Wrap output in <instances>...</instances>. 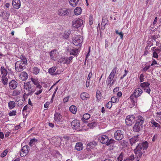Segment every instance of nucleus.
I'll return each mask as SVG.
<instances>
[{
  "label": "nucleus",
  "instance_id": "nucleus-18",
  "mask_svg": "<svg viewBox=\"0 0 161 161\" xmlns=\"http://www.w3.org/2000/svg\"><path fill=\"white\" fill-rule=\"evenodd\" d=\"M139 135H137L134 136L130 139V144L131 146L134 145L136 143L138 142L139 140Z\"/></svg>",
  "mask_w": 161,
  "mask_h": 161
},
{
  "label": "nucleus",
  "instance_id": "nucleus-20",
  "mask_svg": "<svg viewBox=\"0 0 161 161\" xmlns=\"http://www.w3.org/2000/svg\"><path fill=\"white\" fill-rule=\"evenodd\" d=\"M80 97L82 100H85L89 99L90 97V96L86 92H84L80 94Z\"/></svg>",
  "mask_w": 161,
  "mask_h": 161
},
{
  "label": "nucleus",
  "instance_id": "nucleus-40",
  "mask_svg": "<svg viewBox=\"0 0 161 161\" xmlns=\"http://www.w3.org/2000/svg\"><path fill=\"white\" fill-rule=\"evenodd\" d=\"M37 140L35 138H33L31 140L29 143V145L31 147H32L36 144L37 142Z\"/></svg>",
  "mask_w": 161,
  "mask_h": 161
},
{
  "label": "nucleus",
  "instance_id": "nucleus-16",
  "mask_svg": "<svg viewBox=\"0 0 161 161\" xmlns=\"http://www.w3.org/2000/svg\"><path fill=\"white\" fill-rule=\"evenodd\" d=\"M142 125L140 124L136 123L133 127V130L135 132H138L142 129Z\"/></svg>",
  "mask_w": 161,
  "mask_h": 161
},
{
  "label": "nucleus",
  "instance_id": "nucleus-63",
  "mask_svg": "<svg viewBox=\"0 0 161 161\" xmlns=\"http://www.w3.org/2000/svg\"><path fill=\"white\" fill-rule=\"evenodd\" d=\"M42 89H40L39 91H37L35 93V94L36 95H38L42 93Z\"/></svg>",
  "mask_w": 161,
  "mask_h": 161
},
{
  "label": "nucleus",
  "instance_id": "nucleus-64",
  "mask_svg": "<svg viewBox=\"0 0 161 161\" xmlns=\"http://www.w3.org/2000/svg\"><path fill=\"white\" fill-rule=\"evenodd\" d=\"M50 104V102H46L44 105V107L45 108H47Z\"/></svg>",
  "mask_w": 161,
  "mask_h": 161
},
{
  "label": "nucleus",
  "instance_id": "nucleus-58",
  "mask_svg": "<svg viewBox=\"0 0 161 161\" xmlns=\"http://www.w3.org/2000/svg\"><path fill=\"white\" fill-rule=\"evenodd\" d=\"M128 71L126 69L125 70V73L124 75L120 77V79H123L127 75Z\"/></svg>",
  "mask_w": 161,
  "mask_h": 161
},
{
  "label": "nucleus",
  "instance_id": "nucleus-37",
  "mask_svg": "<svg viewBox=\"0 0 161 161\" xmlns=\"http://www.w3.org/2000/svg\"><path fill=\"white\" fill-rule=\"evenodd\" d=\"M79 0H69V2L70 4L73 7H75L77 5Z\"/></svg>",
  "mask_w": 161,
  "mask_h": 161
},
{
  "label": "nucleus",
  "instance_id": "nucleus-49",
  "mask_svg": "<svg viewBox=\"0 0 161 161\" xmlns=\"http://www.w3.org/2000/svg\"><path fill=\"white\" fill-rule=\"evenodd\" d=\"M134 159V155H131V156H129L128 158H127L126 160H125V161H132L133 160V159ZM125 159H124V161H125Z\"/></svg>",
  "mask_w": 161,
  "mask_h": 161
},
{
  "label": "nucleus",
  "instance_id": "nucleus-2",
  "mask_svg": "<svg viewBox=\"0 0 161 161\" xmlns=\"http://www.w3.org/2000/svg\"><path fill=\"white\" fill-rule=\"evenodd\" d=\"M117 70V67H114L109 74L106 80V84L107 85L112 86L114 84L115 80H113Z\"/></svg>",
  "mask_w": 161,
  "mask_h": 161
},
{
  "label": "nucleus",
  "instance_id": "nucleus-10",
  "mask_svg": "<svg viewBox=\"0 0 161 161\" xmlns=\"http://www.w3.org/2000/svg\"><path fill=\"white\" fill-rule=\"evenodd\" d=\"M73 58L72 56H70L69 58L63 57L59 60L58 62L63 64H69L72 62Z\"/></svg>",
  "mask_w": 161,
  "mask_h": 161
},
{
  "label": "nucleus",
  "instance_id": "nucleus-47",
  "mask_svg": "<svg viewBox=\"0 0 161 161\" xmlns=\"http://www.w3.org/2000/svg\"><path fill=\"white\" fill-rule=\"evenodd\" d=\"M21 59H22V60L19 61H20L22 62V63L26 64L27 63V60L26 58L25 57L22 56L21 57Z\"/></svg>",
  "mask_w": 161,
  "mask_h": 161
},
{
  "label": "nucleus",
  "instance_id": "nucleus-17",
  "mask_svg": "<svg viewBox=\"0 0 161 161\" xmlns=\"http://www.w3.org/2000/svg\"><path fill=\"white\" fill-rule=\"evenodd\" d=\"M20 0H13L12 5L14 8L16 9L19 8L20 7Z\"/></svg>",
  "mask_w": 161,
  "mask_h": 161
},
{
  "label": "nucleus",
  "instance_id": "nucleus-43",
  "mask_svg": "<svg viewBox=\"0 0 161 161\" xmlns=\"http://www.w3.org/2000/svg\"><path fill=\"white\" fill-rule=\"evenodd\" d=\"M97 125V123L95 122H92L89 123L88 124V126L90 128H92L96 126Z\"/></svg>",
  "mask_w": 161,
  "mask_h": 161
},
{
  "label": "nucleus",
  "instance_id": "nucleus-9",
  "mask_svg": "<svg viewBox=\"0 0 161 161\" xmlns=\"http://www.w3.org/2000/svg\"><path fill=\"white\" fill-rule=\"evenodd\" d=\"M25 64L22 63L20 61L16 62L15 64V69L17 71L21 72L25 68Z\"/></svg>",
  "mask_w": 161,
  "mask_h": 161
},
{
  "label": "nucleus",
  "instance_id": "nucleus-45",
  "mask_svg": "<svg viewBox=\"0 0 161 161\" xmlns=\"http://www.w3.org/2000/svg\"><path fill=\"white\" fill-rule=\"evenodd\" d=\"M40 71V69L36 67L33 68V73L35 75L37 74Z\"/></svg>",
  "mask_w": 161,
  "mask_h": 161
},
{
  "label": "nucleus",
  "instance_id": "nucleus-62",
  "mask_svg": "<svg viewBox=\"0 0 161 161\" xmlns=\"http://www.w3.org/2000/svg\"><path fill=\"white\" fill-rule=\"evenodd\" d=\"M69 96H68V97H65L63 100V102L65 103H66V102H67L69 100Z\"/></svg>",
  "mask_w": 161,
  "mask_h": 161
},
{
  "label": "nucleus",
  "instance_id": "nucleus-28",
  "mask_svg": "<svg viewBox=\"0 0 161 161\" xmlns=\"http://www.w3.org/2000/svg\"><path fill=\"white\" fill-rule=\"evenodd\" d=\"M75 149L77 151H80L83 148V144L81 142H77L75 146Z\"/></svg>",
  "mask_w": 161,
  "mask_h": 161
},
{
  "label": "nucleus",
  "instance_id": "nucleus-50",
  "mask_svg": "<svg viewBox=\"0 0 161 161\" xmlns=\"http://www.w3.org/2000/svg\"><path fill=\"white\" fill-rule=\"evenodd\" d=\"M115 33L116 34L119 35L120 36V39H123V34L122 32H119L118 30H116Z\"/></svg>",
  "mask_w": 161,
  "mask_h": 161
},
{
  "label": "nucleus",
  "instance_id": "nucleus-39",
  "mask_svg": "<svg viewBox=\"0 0 161 161\" xmlns=\"http://www.w3.org/2000/svg\"><path fill=\"white\" fill-rule=\"evenodd\" d=\"M90 117V115L89 114L86 113L84 114L83 117V118H82L81 119L83 122L85 121V120H87Z\"/></svg>",
  "mask_w": 161,
  "mask_h": 161
},
{
  "label": "nucleus",
  "instance_id": "nucleus-27",
  "mask_svg": "<svg viewBox=\"0 0 161 161\" xmlns=\"http://www.w3.org/2000/svg\"><path fill=\"white\" fill-rule=\"evenodd\" d=\"M31 80L32 82L37 87L39 88H41L42 87V86L39 84L37 78H31Z\"/></svg>",
  "mask_w": 161,
  "mask_h": 161
},
{
  "label": "nucleus",
  "instance_id": "nucleus-14",
  "mask_svg": "<svg viewBox=\"0 0 161 161\" xmlns=\"http://www.w3.org/2000/svg\"><path fill=\"white\" fill-rule=\"evenodd\" d=\"M72 128L74 129L79 130L80 127V124L79 121L77 120H73L71 123Z\"/></svg>",
  "mask_w": 161,
  "mask_h": 161
},
{
  "label": "nucleus",
  "instance_id": "nucleus-51",
  "mask_svg": "<svg viewBox=\"0 0 161 161\" xmlns=\"http://www.w3.org/2000/svg\"><path fill=\"white\" fill-rule=\"evenodd\" d=\"M16 110H12L11 111L8 113V115L9 116H14L16 115Z\"/></svg>",
  "mask_w": 161,
  "mask_h": 161
},
{
  "label": "nucleus",
  "instance_id": "nucleus-59",
  "mask_svg": "<svg viewBox=\"0 0 161 161\" xmlns=\"http://www.w3.org/2000/svg\"><path fill=\"white\" fill-rule=\"evenodd\" d=\"M123 156L122 153L120 154L118 158V161H122L123 159Z\"/></svg>",
  "mask_w": 161,
  "mask_h": 161
},
{
  "label": "nucleus",
  "instance_id": "nucleus-38",
  "mask_svg": "<svg viewBox=\"0 0 161 161\" xmlns=\"http://www.w3.org/2000/svg\"><path fill=\"white\" fill-rule=\"evenodd\" d=\"M71 31L70 30L66 31L64 33L63 37L65 39H67L68 38L69 36L71 33Z\"/></svg>",
  "mask_w": 161,
  "mask_h": 161
},
{
  "label": "nucleus",
  "instance_id": "nucleus-1",
  "mask_svg": "<svg viewBox=\"0 0 161 161\" xmlns=\"http://www.w3.org/2000/svg\"><path fill=\"white\" fill-rule=\"evenodd\" d=\"M148 145V142L146 141L139 144L136 147V149L134 150V152L136 154V160L137 161H139L143 153H144V150L147 149Z\"/></svg>",
  "mask_w": 161,
  "mask_h": 161
},
{
  "label": "nucleus",
  "instance_id": "nucleus-25",
  "mask_svg": "<svg viewBox=\"0 0 161 161\" xmlns=\"http://www.w3.org/2000/svg\"><path fill=\"white\" fill-rule=\"evenodd\" d=\"M57 53L56 51L55 50L52 51L50 53V55L52 59L53 60L56 59L57 56Z\"/></svg>",
  "mask_w": 161,
  "mask_h": 161
},
{
  "label": "nucleus",
  "instance_id": "nucleus-53",
  "mask_svg": "<svg viewBox=\"0 0 161 161\" xmlns=\"http://www.w3.org/2000/svg\"><path fill=\"white\" fill-rule=\"evenodd\" d=\"M139 79L141 82H142L144 81V75L143 74H141L139 76Z\"/></svg>",
  "mask_w": 161,
  "mask_h": 161
},
{
  "label": "nucleus",
  "instance_id": "nucleus-42",
  "mask_svg": "<svg viewBox=\"0 0 161 161\" xmlns=\"http://www.w3.org/2000/svg\"><path fill=\"white\" fill-rule=\"evenodd\" d=\"M156 118L158 121L161 123V112L157 113Z\"/></svg>",
  "mask_w": 161,
  "mask_h": 161
},
{
  "label": "nucleus",
  "instance_id": "nucleus-35",
  "mask_svg": "<svg viewBox=\"0 0 161 161\" xmlns=\"http://www.w3.org/2000/svg\"><path fill=\"white\" fill-rule=\"evenodd\" d=\"M78 53V50L76 49H71L70 51V54L74 56L77 55Z\"/></svg>",
  "mask_w": 161,
  "mask_h": 161
},
{
  "label": "nucleus",
  "instance_id": "nucleus-44",
  "mask_svg": "<svg viewBox=\"0 0 161 161\" xmlns=\"http://www.w3.org/2000/svg\"><path fill=\"white\" fill-rule=\"evenodd\" d=\"M20 94V92L19 91L15 90H14L12 94V95L14 96H16L19 95Z\"/></svg>",
  "mask_w": 161,
  "mask_h": 161
},
{
  "label": "nucleus",
  "instance_id": "nucleus-7",
  "mask_svg": "<svg viewBox=\"0 0 161 161\" xmlns=\"http://www.w3.org/2000/svg\"><path fill=\"white\" fill-rule=\"evenodd\" d=\"M83 24V20L79 18L74 20L72 22L73 26L76 29L81 27Z\"/></svg>",
  "mask_w": 161,
  "mask_h": 161
},
{
  "label": "nucleus",
  "instance_id": "nucleus-30",
  "mask_svg": "<svg viewBox=\"0 0 161 161\" xmlns=\"http://www.w3.org/2000/svg\"><path fill=\"white\" fill-rule=\"evenodd\" d=\"M82 12V9L80 7H77L74 10V13L76 15L80 14Z\"/></svg>",
  "mask_w": 161,
  "mask_h": 161
},
{
  "label": "nucleus",
  "instance_id": "nucleus-36",
  "mask_svg": "<svg viewBox=\"0 0 161 161\" xmlns=\"http://www.w3.org/2000/svg\"><path fill=\"white\" fill-rule=\"evenodd\" d=\"M150 86V84L148 82H144L140 84L141 87L143 90L148 87Z\"/></svg>",
  "mask_w": 161,
  "mask_h": 161
},
{
  "label": "nucleus",
  "instance_id": "nucleus-13",
  "mask_svg": "<svg viewBox=\"0 0 161 161\" xmlns=\"http://www.w3.org/2000/svg\"><path fill=\"white\" fill-rule=\"evenodd\" d=\"M30 150L29 147L28 146H25L22 148L20 152L21 156H25L28 153Z\"/></svg>",
  "mask_w": 161,
  "mask_h": 161
},
{
  "label": "nucleus",
  "instance_id": "nucleus-21",
  "mask_svg": "<svg viewBox=\"0 0 161 161\" xmlns=\"http://www.w3.org/2000/svg\"><path fill=\"white\" fill-rule=\"evenodd\" d=\"M10 88L11 89H14L17 86V82L14 80H12L9 84Z\"/></svg>",
  "mask_w": 161,
  "mask_h": 161
},
{
  "label": "nucleus",
  "instance_id": "nucleus-12",
  "mask_svg": "<svg viewBox=\"0 0 161 161\" xmlns=\"http://www.w3.org/2000/svg\"><path fill=\"white\" fill-rule=\"evenodd\" d=\"M135 120V116L133 115H131L127 116L125 119V123L128 125H132Z\"/></svg>",
  "mask_w": 161,
  "mask_h": 161
},
{
  "label": "nucleus",
  "instance_id": "nucleus-31",
  "mask_svg": "<svg viewBox=\"0 0 161 161\" xmlns=\"http://www.w3.org/2000/svg\"><path fill=\"white\" fill-rule=\"evenodd\" d=\"M56 67H53L48 69V73L52 75H55Z\"/></svg>",
  "mask_w": 161,
  "mask_h": 161
},
{
  "label": "nucleus",
  "instance_id": "nucleus-41",
  "mask_svg": "<svg viewBox=\"0 0 161 161\" xmlns=\"http://www.w3.org/2000/svg\"><path fill=\"white\" fill-rule=\"evenodd\" d=\"M151 124L153 126H154L160 128V125L158 123L156 122L154 120H153L151 121Z\"/></svg>",
  "mask_w": 161,
  "mask_h": 161
},
{
  "label": "nucleus",
  "instance_id": "nucleus-6",
  "mask_svg": "<svg viewBox=\"0 0 161 161\" xmlns=\"http://www.w3.org/2000/svg\"><path fill=\"white\" fill-rule=\"evenodd\" d=\"M71 10L65 8H60L58 10L57 14L60 16L68 15L71 13Z\"/></svg>",
  "mask_w": 161,
  "mask_h": 161
},
{
  "label": "nucleus",
  "instance_id": "nucleus-33",
  "mask_svg": "<svg viewBox=\"0 0 161 161\" xmlns=\"http://www.w3.org/2000/svg\"><path fill=\"white\" fill-rule=\"evenodd\" d=\"M69 110L73 114H75L77 112V108L75 106L72 105L70 106L69 108Z\"/></svg>",
  "mask_w": 161,
  "mask_h": 161
},
{
  "label": "nucleus",
  "instance_id": "nucleus-24",
  "mask_svg": "<svg viewBox=\"0 0 161 161\" xmlns=\"http://www.w3.org/2000/svg\"><path fill=\"white\" fill-rule=\"evenodd\" d=\"M20 78L23 81L25 80L28 78V74L25 72H22L19 76Z\"/></svg>",
  "mask_w": 161,
  "mask_h": 161
},
{
  "label": "nucleus",
  "instance_id": "nucleus-55",
  "mask_svg": "<svg viewBox=\"0 0 161 161\" xmlns=\"http://www.w3.org/2000/svg\"><path fill=\"white\" fill-rule=\"evenodd\" d=\"M96 97L98 100L101 98V93L99 91H97L96 92Z\"/></svg>",
  "mask_w": 161,
  "mask_h": 161
},
{
  "label": "nucleus",
  "instance_id": "nucleus-56",
  "mask_svg": "<svg viewBox=\"0 0 161 161\" xmlns=\"http://www.w3.org/2000/svg\"><path fill=\"white\" fill-rule=\"evenodd\" d=\"M144 90L145 92L149 94H150V93L151 89L149 86L144 89Z\"/></svg>",
  "mask_w": 161,
  "mask_h": 161
},
{
  "label": "nucleus",
  "instance_id": "nucleus-5",
  "mask_svg": "<svg viewBox=\"0 0 161 161\" xmlns=\"http://www.w3.org/2000/svg\"><path fill=\"white\" fill-rule=\"evenodd\" d=\"M83 38L80 35L75 36L73 38L72 42L73 44L76 46L81 47L82 43L83 42Z\"/></svg>",
  "mask_w": 161,
  "mask_h": 161
},
{
  "label": "nucleus",
  "instance_id": "nucleus-34",
  "mask_svg": "<svg viewBox=\"0 0 161 161\" xmlns=\"http://www.w3.org/2000/svg\"><path fill=\"white\" fill-rule=\"evenodd\" d=\"M151 66V65H146L145 67L143 68L142 70L143 71L145 72L146 71L150 72L152 71L151 69L150 68Z\"/></svg>",
  "mask_w": 161,
  "mask_h": 161
},
{
  "label": "nucleus",
  "instance_id": "nucleus-26",
  "mask_svg": "<svg viewBox=\"0 0 161 161\" xmlns=\"http://www.w3.org/2000/svg\"><path fill=\"white\" fill-rule=\"evenodd\" d=\"M8 76L7 75L1 76V81L4 85L8 84Z\"/></svg>",
  "mask_w": 161,
  "mask_h": 161
},
{
  "label": "nucleus",
  "instance_id": "nucleus-19",
  "mask_svg": "<svg viewBox=\"0 0 161 161\" xmlns=\"http://www.w3.org/2000/svg\"><path fill=\"white\" fill-rule=\"evenodd\" d=\"M142 92L143 91L142 89L137 88L135 90L133 94L136 97H138L141 95Z\"/></svg>",
  "mask_w": 161,
  "mask_h": 161
},
{
  "label": "nucleus",
  "instance_id": "nucleus-57",
  "mask_svg": "<svg viewBox=\"0 0 161 161\" xmlns=\"http://www.w3.org/2000/svg\"><path fill=\"white\" fill-rule=\"evenodd\" d=\"M112 105V102L111 101H109L107 104L106 107L108 108H111Z\"/></svg>",
  "mask_w": 161,
  "mask_h": 161
},
{
  "label": "nucleus",
  "instance_id": "nucleus-32",
  "mask_svg": "<svg viewBox=\"0 0 161 161\" xmlns=\"http://www.w3.org/2000/svg\"><path fill=\"white\" fill-rule=\"evenodd\" d=\"M8 106L10 109H12L15 107V103L13 101H10L8 103Z\"/></svg>",
  "mask_w": 161,
  "mask_h": 161
},
{
  "label": "nucleus",
  "instance_id": "nucleus-23",
  "mask_svg": "<svg viewBox=\"0 0 161 161\" xmlns=\"http://www.w3.org/2000/svg\"><path fill=\"white\" fill-rule=\"evenodd\" d=\"M0 71L1 76L7 75L8 72L4 66H2L0 68Z\"/></svg>",
  "mask_w": 161,
  "mask_h": 161
},
{
  "label": "nucleus",
  "instance_id": "nucleus-52",
  "mask_svg": "<svg viewBox=\"0 0 161 161\" xmlns=\"http://www.w3.org/2000/svg\"><path fill=\"white\" fill-rule=\"evenodd\" d=\"M8 150L7 149L5 150L1 154V156L3 158L7 154Z\"/></svg>",
  "mask_w": 161,
  "mask_h": 161
},
{
  "label": "nucleus",
  "instance_id": "nucleus-8",
  "mask_svg": "<svg viewBox=\"0 0 161 161\" xmlns=\"http://www.w3.org/2000/svg\"><path fill=\"white\" fill-rule=\"evenodd\" d=\"M114 137L117 140H121L124 138V132L122 130H118L114 132Z\"/></svg>",
  "mask_w": 161,
  "mask_h": 161
},
{
  "label": "nucleus",
  "instance_id": "nucleus-46",
  "mask_svg": "<svg viewBox=\"0 0 161 161\" xmlns=\"http://www.w3.org/2000/svg\"><path fill=\"white\" fill-rule=\"evenodd\" d=\"M93 22V17L91 15H90L89 18V25H92Z\"/></svg>",
  "mask_w": 161,
  "mask_h": 161
},
{
  "label": "nucleus",
  "instance_id": "nucleus-11",
  "mask_svg": "<svg viewBox=\"0 0 161 161\" xmlns=\"http://www.w3.org/2000/svg\"><path fill=\"white\" fill-rule=\"evenodd\" d=\"M54 119L55 123L61 124L63 121V119L62 115L59 113H55L54 114Z\"/></svg>",
  "mask_w": 161,
  "mask_h": 161
},
{
  "label": "nucleus",
  "instance_id": "nucleus-15",
  "mask_svg": "<svg viewBox=\"0 0 161 161\" xmlns=\"http://www.w3.org/2000/svg\"><path fill=\"white\" fill-rule=\"evenodd\" d=\"M151 50L153 51V57L154 58H158V54L159 53L160 50L159 49L155 48V47H152Z\"/></svg>",
  "mask_w": 161,
  "mask_h": 161
},
{
  "label": "nucleus",
  "instance_id": "nucleus-48",
  "mask_svg": "<svg viewBox=\"0 0 161 161\" xmlns=\"http://www.w3.org/2000/svg\"><path fill=\"white\" fill-rule=\"evenodd\" d=\"M118 101V99L115 97H113L111 98V102L113 103H116Z\"/></svg>",
  "mask_w": 161,
  "mask_h": 161
},
{
  "label": "nucleus",
  "instance_id": "nucleus-61",
  "mask_svg": "<svg viewBox=\"0 0 161 161\" xmlns=\"http://www.w3.org/2000/svg\"><path fill=\"white\" fill-rule=\"evenodd\" d=\"M152 60H153L151 64V66H153L154 65H155V64H157V62L153 58Z\"/></svg>",
  "mask_w": 161,
  "mask_h": 161
},
{
  "label": "nucleus",
  "instance_id": "nucleus-60",
  "mask_svg": "<svg viewBox=\"0 0 161 161\" xmlns=\"http://www.w3.org/2000/svg\"><path fill=\"white\" fill-rule=\"evenodd\" d=\"M109 46L108 42L107 40H105V48L106 49L108 50V47Z\"/></svg>",
  "mask_w": 161,
  "mask_h": 161
},
{
  "label": "nucleus",
  "instance_id": "nucleus-4",
  "mask_svg": "<svg viewBox=\"0 0 161 161\" xmlns=\"http://www.w3.org/2000/svg\"><path fill=\"white\" fill-rule=\"evenodd\" d=\"M98 139L100 142L103 144H106L107 146L109 145L111 143H113L114 141L113 139H111L109 140L108 136L104 135L99 136Z\"/></svg>",
  "mask_w": 161,
  "mask_h": 161
},
{
  "label": "nucleus",
  "instance_id": "nucleus-3",
  "mask_svg": "<svg viewBox=\"0 0 161 161\" xmlns=\"http://www.w3.org/2000/svg\"><path fill=\"white\" fill-rule=\"evenodd\" d=\"M30 83L31 82L25 83L24 86L25 92L27 93V94L31 95L35 92L36 88L35 87L32 86Z\"/></svg>",
  "mask_w": 161,
  "mask_h": 161
},
{
  "label": "nucleus",
  "instance_id": "nucleus-29",
  "mask_svg": "<svg viewBox=\"0 0 161 161\" xmlns=\"http://www.w3.org/2000/svg\"><path fill=\"white\" fill-rule=\"evenodd\" d=\"M144 118L141 116H139L137 117L136 121V123L140 124L142 125L144 122Z\"/></svg>",
  "mask_w": 161,
  "mask_h": 161
},
{
  "label": "nucleus",
  "instance_id": "nucleus-22",
  "mask_svg": "<svg viewBox=\"0 0 161 161\" xmlns=\"http://www.w3.org/2000/svg\"><path fill=\"white\" fill-rule=\"evenodd\" d=\"M9 15L10 13L6 11H3L2 13V16L3 19L5 20H8Z\"/></svg>",
  "mask_w": 161,
  "mask_h": 161
},
{
  "label": "nucleus",
  "instance_id": "nucleus-54",
  "mask_svg": "<svg viewBox=\"0 0 161 161\" xmlns=\"http://www.w3.org/2000/svg\"><path fill=\"white\" fill-rule=\"evenodd\" d=\"M95 142H90L88 144L87 147L89 146L90 147L92 148L95 146Z\"/></svg>",
  "mask_w": 161,
  "mask_h": 161
}]
</instances>
